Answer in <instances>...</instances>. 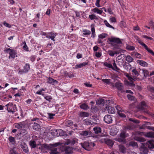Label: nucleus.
Returning a JSON list of instances; mask_svg holds the SVG:
<instances>
[{
	"mask_svg": "<svg viewBox=\"0 0 154 154\" xmlns=\"http://www.w3.org/2000/svg\"><path fill=\"white\" fill-rule=\"evenodd\" d=\"M137 39H138V42L147 51H148L149 53H150L152 55L154 56V52L152 51L149 48L146 44H145L143 42H142L140 39L138 37H137Z\"/></svg>",
	"mask_w": 154,
	"mask_h": 154,
	"instance_id": "5",
	"label": "nucleus"
},
{
	"mask_svg": "<svg viewBox=\"0 0 154 154\" xmlns=\"http://www.w3.org/2000/svg\"><path fill=\"white\" fill-rule=\"evenodd\" d=\"M132 72L134 75H136L137 76H138L139 75V73L135 69H133L132 70Z\"/></svg>",
	"mask_w": 154,
	"mask_h": 154,
	"instance_id": "53",
	"label": "nucleus"
},
{
	"mask_svg": "<svg viewBox=\"0 0 154 154\" xmlns=\"http://www.w3.org/2000/svg\"><path fill=\"white\" fill-rule=\"evenodd\" d=\"M131 79H130V81L131 82H133L134 81H138L140 79L138 78L137 77L135 76H133V77L131 76Z\"/></svg>",
	"mask_w": 154,
	"mask_h": 154,
	"instance_id": "41",
	"label": "nucleus"
},
{
	"mask_svg": "<svg viewBox=\"0 0 154 154\" xmlns=\"http://www.w3.org/2000/svg\"><path fill=\"white\" fill-rule=\"evenodd\" d=\"M148 152L147 148H141L140 149L141 154H147Z\"/></svg>",
	"mask_w": 154,
	"mask_h": 154,
	"instance_id": "21",
	"label": "nucleus"
},
{
	"mask_svg": "<svg viewBox=\"0 0 154 154\" xmlns=\"http://www.w3.org/2000/svg\"><path fill=\"white\" fill-rule=\"evenodd\" d=\"M83 32L84 33L83 34V35H88L91 34V31L86 29H84L83 30Z\"/></svg>",
	"mask_w": 154,
	"mask_h": 154,
	"instance_id": "32",
	"label": "nucleus"
},
{
	"mask_svg": "<svg viewBox=\"0 0 154 154\" xmlns=\"http://www.w3.org/2000/svg\"><path fill=\"white\" fill-rule=\"evenodd\" d=\"M10 154H17L16 151L14 149H11L10 151Z\"/></svg>",
	"mask_w": 154,
	"mask_h": 154,
	"instance_id": "64",
	"label": "nucleus"
},
{
	"mask_svg": "<svg viewBox=\"0 0 154 154\" xmlns=\"http://www.w3.org/2000/svg\"><path fill=\"white\" fill-rule=\"evenodd\" d=\"M48 34L51 35H46V38H50L53 41H55V40L54 38L56 35H57V33H54L52 32H50L48 33Z\"/></svg>",
	"mask_w": 154,
	"mask_h": 154,
	"instance_id": "13",
	"label": "nucleus"
},
{
	"mask_svg": "<svg viewBox=\"0 0 154 154\" xmlns=\"http://www.w3.org/2000/svg\"><path fill=\"white\" fill-rule=\"evenodd\" d=\"M92 11L95 13L101 14L103 13V11L101 8L99 9L97 8H95L92 10Z\"/></svg>",
	"mask_w": 154,
	"mask_h": 154,
	"instance_id": "18",
	"label": "nucleus"
},
{
	"mask_svg": "<svg viewBox=\"0 0 154 154\" xmlns=\"http://www.w3.org/2000/svg\"><path fill=\"white\" fill-rule=\"evenodd\" d=\"M148 147L149 148L152 149L154 148L153 142L151 141H149L147 143Z\"/></svg>",
	"mask_w": 154,
	"mask_h": 154,
	"instance_id": "30",
	"label": "nucleus"
},
{
	"mask_svg": "<svg viewBox=\"0 0 154 154\" xmlns=\"http://www.w3.org/2000/svg\"><path fill=\"white\" fill-rule=\"evenodd\" d=\"M102 81L107 85L114 86L113 84L110 82V79H103Z\"/></svg>",
	"mask_w": 154,
	"mask_h": 154,
	"instance_id": "22",
	"label": "nucleus"
},
{
	"mask_svg": "<svg viewBox=\"0 0 154 154\" xmlns=\"http://www.w3.org/2000/svg\"><path fill=\"white\" fill-rule=\"evenodd\" d=\"M80 107L83 109H86L88 108V106L85 103H83L80 106Z\"/></svg>",
	"mask_w": 154,
	"mask_h": 154,
	"instance_id": "45",
	"label": "nucleus"
},
{
	"mask_svg": "<svg viewBox=\"0 0 154 154\" xmlns=\"http://www.w3.org/2000/svg\"><path fill=\"white\" fill-rule=\"evenodd\" d=\"M149 24L150 26L153 29L154 28V23L152 21H150L149 22Z\"/></svg>",
	"mask_w": 154,
	"mask_h": 154,
	"instance_id": "63",
	"label": "nucleus"
},
{
	"mask_svg": "<svg viewBox=\"0 0 154 154\" xmlns=\"http://www.w3.org/2000/svg\"><path fill=\"white\" fill-rule=\"evenodd\" d=\"M123 111H122V112H118V114L119 115L122 117H126V115H125V114L123 113V112H124Z\"/></svg>",
	"mask_w": 154,
	"mask_h": 154,
	"instance_id": "54",
	"label": "nucleus"
},
{
	"mask_svg": "<svg viewBox=\"0 0 154 154\" xmlns=\"http://www.w3.org/2000/svg\"><path fill=\"white\" fill-rule=\"evenodd\" d=\"M147 105L144 102H142L141 103L140 106V109L142 110H144L145 109V107Z\"/></svg>",
	"mask_w": 154,
	"mask_h": 154,
	"instance_id": "29",
	"label": "nucleus"
},
{
	"mask_svg": "<svg viewBox=\"0 0 154 154\" xmlns=\"http://www.w3.org/2000/svg\"><path fill=\"white\" fill-rule=\"evenodd\" d=\"M7 107V110L8 112H12L13 114L14 112H15V110L16 109V105H13L11 103H9L5 105Z\"/></svg>",
	"mask_w": 154,
	"mask_h": 154,
	"instance_id": "3",
	"label": "nucleus"
},
{
	"mask_svg": "<svg viewBox=\"0 0 154 154\" xmlns=\"http://www.w3.org/2000/svg\"><path fill=\"white\" fill-rule=\"evenodd\" d=\"M3 24L6 27L10 28H11V25L10 24H9L8 23H6L5 22H4L3 23Z\"/></svg>",
	"mask_w": 154,
	"mask_h": 154,
	"instance_id": "61",
	"label": "nucleus"
},
{
	"mask_svg": "<svg viewBox=\"0 0 154 154\" xmlns=\"http://www.w3.org/2000/svg\"><path fill=\"white\" fill-rule=\"evenodd\" d=\"M91 32H92L91 37L93 38H94L96 35L95 29L94 26H92V25H91Z\"/></svg>",
	"mask_w": 154,
	"mask_h": 154,
	"instance_id": "23",
	"label": "nucleus"
},
{
	"mask_svg": "<svg viewBox=\"0 0 154 154\" xmlns=\"http://www.w3.org/2000/svg\"><path fill=\"white\" fill-rule=\"evenodd\" d=\"M66 76H68L70 78H72L74 77V75L71 72H67L66 74Z\"/></svg>",
	"mask_w": 154,
	"mask_h": 154,
	"instance_id": "51",
	"label": "nucleus"
},
{
	"mask_svg": "<svg viewBox=\"0 0 154 154\" xmlns=\"http://www.w3.org/2000/svg\"><path fill=\"white\" fill-rule=\"evenodd\" d=\"M104 23L105 24V25H106V26L107 27H109L110 28H111L112 29H114V28L112 26L110 25L108 22L106 20H105L104 21Z\"/></svg>",
	"mask_w": 154,
	"mask_h": 154,
	"instance_id": "44",
	"label": "nucleus"
},
{
	"mask_svg": "<svg viewBox=\"0 0 154 154\" xmlns=\"http://www.w3.org/2000/svg\"><path fill=\"white\" fill-rule=\"evenodd\" d=\"M109 21L111 23H116V18L113 17L110 18L109 19Z\"/></svg>",
	"mask_w": 154,
	"mask_h": 154,
	"instance_id": "56",
	"label": "nucleus"
},
{
	"mask_svg": "<svg viewBox=\"0 0 154 154\" xmlns=\"http://www.w3.org/2000/svg\"><path fill=\"white\" fill-rule=\"evenodd\" d=\"M108 53L110 56H114L115 54H117L116 52H113L112 51L109 50L108 51Z\"/></svg>",
	"mask_w": 154,
	"mask_h": 154,
	"instance_id": "50",
	"label": "nucleus"
},
{
	"mask_svg": "<svg viewBox=\"0 0 154 154\" xmlns=\"http://www.w3.org/2000/svg\"><path fill=\"white\" fill-rule=\"evenodd\" d=\"M131 66L129 63L127 64H124L123 65V67L126 70H128L129 67H130V69H131Z\"/></svg>",
	"mask_w": 154,
	"mask_h": 154,
	"instance_id": "48",
	"label": "nucleus"
},
{
	"mask_svg": "<svg viewBox=\"0 0 154 154\" xmlns=\"http://www.w3.org/2000/svg\"><path fill=\"white\" fill-rule=\"evenodd\" d=\"M30 69V66L29 64H26L24 67V71L26 72L28 71Z\"/></svg>",
	"mask_w": 154,
	"mask_h": 154,
	"instance_id": "42",
	"label": "nucleus"
},
{
	"mask_svg": "<svg viewBox=\"0 0 154 154\" xmlns=\"http://www.w3.org/2000/svg\"><path fill=\"white\" fill-rule=\"evenodd\" d=\"M93 130L95 134H98L101 132V129L99 127H95L93 128Z\"/></svg>",
	"mask_w": 154,
	"mask_h": 154,
	"instance_id": "28",
	"label": "nucleus"
},
{
	"mask_svg": "<svg viewBox=\"0 0 154 154\" xmlns=\"http://www.w3.org/2000/svg\"><path fill=\"white\" fill-rule=\"evenodd\" d=\"M129 145L133 146H137V143L134 142H131L129 143Z\"/></svg>",
	"mask_w": 154,
	"mask_h": 154,
	"instance_id": "58",
	"label": "nucleus"
},
{
	"mask_svg": "<svg viewBox=\"0 0 154 154\" xmlns=\"http://www.w3.org/2000/svg\"><path fill=\"white\" fill-rule=\"evenodd\" d=\"M126 49L128 51H133L135 49V48L133 46H131L129 45H127Z\"/></svg>",
	"mask_w": 154,
	"mask_h": 154,
	"instance_id": "38",
	"label": "nucleus"
},
{
	"mask_svg": "<svg viewBox=\"0 0 154 154\" xmlns=\"http://www.w3.org/2000/svg\"><path fill=\"white\" fill-rule=\"evenodd\" d=\"M45 91V89H40L39 91H38L36 92V94H38L42 95V94H42V91Z\"/></svg>",
	"mask_w": 154,
	"mask_h": 154,
	"instance_id": "55",
	"label": "nucleus"
},
{
	"mask_svg": "<svg viewBox=\"0 0 154 154\" xmlns=\"http://www.w3.org/2000/svg\"><path fill=\"white\" fill-rule=\"evenodd\" d=\"M104 65L105 66L107 67L111 68L112 69H114L113 66H112V64L111 63H109L107 62H104Z\"/></svg>",
	"mask_w": 154,
	"mask_h": 154,
	"instance_id": "40",
	"label": "nucleus"
},
{
	"mask_svg": "<svg viewBox=\"0 0 154 154\" xmlns=\"http://www.w3.org/2000/svg\"><path fill=\"white\" fill-rule=\"evenodd\" d=\"M62 131V130L61 129L58 130H53L51 131L49 133L51 134V135L53 137H56L58 136V132L60 133Z\"/></svg>",
	"mask_w": 154,
	"mask_h": 154,
	"instance_id": "12",
	"label": "nucleus"
},
{
	"mask_svg": "<svg viewBox=\"0 0 154 154\" xmlns=\"http://www.w3.org/2000/svg\"><path fill=\"white\" fill-rule=\"evenodd\" d=\"M127 97L128 99L131 100H134L135 99L134 97L130 94H128L127 96Z\"/></svg>",
	"mask_w": 154,
	"mask_h": 154,
	"instance_id": "49",
	"label": "nucleus"
},
{
	"mask_svg": "<svg viewBox=\"0 0 154 154\" xmlns=\"http://www.w3.org/2000/svg\"><path fill=\"white\" fill-rule=\"evenodd\" d=\"M132 54L135 56V57L138 58L140 59L141 58V55L140 54L137 52H133L132 53Z\"/></svg>",
	"mask_w": 154,
	"mask_h": 154,
	"instance_id": "35",
	"label": "nucleus"
},
{
	"mask_svg": "<svg viewBox=\"0 0 154 154\" xmlns=\"http://www.w3.org/2000/svg\"><path fill=\"white\" fill-rule=\"evenodd\" d=\"M145 136L148 137L154 138V132H149L146 133Z\"/></svg>",
	"mask_w": 154,
	"mask_h": 154,
	"instance_id": "31",
	"label": "nucleus"
},
{
	"mask_svg": "<svg viewBox=\"0 0 154 154\" xmlns=\"http://www.w3.org/2000/svg\"><path fill=\"white\" fill-rule=\"evenodd\" d=\"M115 86L119 91H121V92L124 91L123 90V85L121 83L119 82H116L115 84Z\"/></svg>",
	"mask_w": 154,
	"mask_h": 154,
	"instance_id": "11",
	"label": "nucleus"
},
{
	"mask_svg": "<svg viewBox=\"0 0 154 154\" xmlns=\"http://www.w3.org/2000/svg\"><path fill=\"white\" fill-rule=\"evenodd\" d=\"M89 17L91 20H93L94 19L97 20L98 19V17H97L94 14L89 15Z\"/></svg>",
	"mask_w": 154,
	"mask_h": 154,
	"instance_id": "46",
	"label": "nucleus"
},
{
	"mask_svg": "<svg viewBox=\"0 0 154 154\" xmlns=\"http://www.w3.org/2000/svg\"><path fill=\"white\" fill-rule=\"evenodd\" d=\"M80 134L82 136L88 137L90 136L91 132L88 131H83L80 133Z\"/></svg>",
	"mask_w": 154,
	"mask_h": 154,
	"instance_id": "10",
	"label": "nucleus"
},
{
	"mask_svg": "<svg viewBox=\"0 0 154 154\" xmlns=\"http://www.w3.org/2000/svg\"><path fill=\"white\" fill-rule=\"evenodd\" d=\"M113 69H116L117 70H119V69L117 67L116 64L115 63V61L114 60H113Z\"/></svg>",
	"mask_w": 154,
	"mask_h": 154,
	"instance_id": "52",
	"label": "nucleus"
},
{
	"mask_svg": "<svg viewBox=\"0 0 154 154\" xmlns=\"http://www.w3.org/2000/svg\"><path fill=\"white\" fill-rule=\"evenodd\" d=\"M32 123L30 125L34 130L38 131L40 128V121L38 118H33L31 120Z\"/></svg>",
	"mask_w": 154,
	"mask_h": 154,
	"instance_id": "1",
	"label": "nucleus"
},
{
	"mask_svg": "<svg viewBox=\"0 0 154 154\" xmlns=\"http://www.w3.org/2000/svg\"><path fill=\"white\" fill-rule=\"evenodd\" d=\"M65 150L66 153L68 154L70 153L71 152L72 148L69 146H66L65 148Z\"/></svg>",
	"mask_w": 154,
	"mask_h": 154,
	"instance_id": "34",
	"label": "nucleus"
},
{
	"mask_svg": "<svg viewBox=\"0 0 154 154\" xmlns=\"http://www.w3.org/2000/svg\"><path fill=\"white\" fill-rule=\"evenodd\" d=\"M42 95L43 96L44 98L47 100L49 101H50L51 100H52V97L50 96H48L45 95L44 94H42Z\"/></svg>",
	"mask_w": 154,
	"mask_h": 154,
	"instance_id": "37",
	"label": "nucleus"
},
{
	"mask_svg": "<svg viewBox=\"0 0 154 154\" xmlns=\"http://www.w3.org/2000/svg\"><path fill=\"white\" fill-rule=\"evenodd\" d=\"M21 147L23 149L24 152L26 153H27L28 152V149L26 147V145H25L23 146V145H21Z\"/></svg>",
	"mask_w": 154,
	"mask_h": 154,
	"instance_id": "36",
	"label": "nucleus"
},
{
	"mask_svg": "<svg viewBox=\"0 0 154 154\" xmlns=\"http://www.w3.org/2000/svg\"><path fill=\"white\" fill-rule=\"evenodd\" d=\"M125 131H122L120 134V137L121 138H116L115 140L119 142H124L125 141Z\"/></svg>",
	"mask_w": 154,
	"mask_h": 154,
	"instance_id": "7",
	"label": "nucleus"
},
{
	"mask_svg": "<svg viewBox=\"0 0 154 154\" xmlns=\"http://www.w3.org/2000/svg\"><path fill=\"white\" fill-rule=\"evenodd\" d=\"M108 40L110 42H112L117 44H120L122 43L121 40L118 38L112 37L111 38H109Z\"/></svg>",
	"mask_w": 154,
	"mask_h": 154,
	"instance_id": "8",
	"label": "nucleus"
},
{
	"mask_svg": "<svg viewBox=\"0 0 154 154\" xmlns=\"http://www.w3.org/2000/svg\"><path fill=\"white\" fill-rule=\"evenodd\" d=\"M65 124L66 126L69 127L72 126L73 123L71 120H68L66 122Z\"/></svg>",
	"mask_w": 154,
	"mask_h": 154,
	"instance_id": "47",
	"label": "nucleus"
},
{
	"mask_svg": "<svg viewBox=\"0 0 154 154\" xmlns=\"http://www.w3.org/2000/svg\"><path fill=\"white\" fill-rule=\"evenodd\" d=\"M104 101V99H99L97 101V104H100Z\"/></svg>",
	"mask_w": 154,
	"mask_h": 154,
	"instance_id": "60",
	"label": "nucleus"
},
{
	"mask_svg": "<svg viewBox=\"0 0 154 154\" xmlns=\"http://www.w3.org/2000/svg\"><path fill=\"white\" fill-rule=\"evenodd\" d=\"M79 115L81 117H85L88 116L89 114L88 112H81L79 113Z\"/></svg>",
	"mask_w": 154,
	"mask_h": 154,
	"instance_id": "26",
	"label": "nucleus"
},
{
	"mask_svg": "<svg viewBox=\"0 0 154 154\" xmlns=\"http://www.w3.org/2000/svg\"><path fill=\"white\" fill-rule=\"evenodd\" d=\"M82 146L85 149L90 151L95 146V144L92 143L85 142L83 143H81Z\"/></svg>",
	"mask_w": 154,
	"mask_h": 154,
	"instance_id": "2",
	"label": "nucleus"
},
{
	"mask_svg": "<svg viewBox=\"0 0 154 154\" xmlns=\"http://www.w3.org/2000/svg\"><path fill=\"white\" fill-rule=\"evenodd\" d=\"M50 154H60V153L57 151L56 148H54L51 150L49 152Z\"/></svg>",
	"mask_w": 154,
	"mask_h": 154,
	"instance_id": "33",
	"label": "nucleus"
},
{
	"mask_svg": "<svg viewBox=\"0 0 154 154\" xmlns=\"http://www.w3.org/2000/svg\"><path fill=\"white\" fill-rule=\"evenodd\" d=\"M137 39H138V42L147 51H148L149 53H150L152 55L154 56V52L152 51L149 48L146 44H145L143 42H142L140 39L138 37H137Z\"/></svg>",
	"mask_w": 154,
	"mask_h": 154,
	"instance_id": "6",
	"label": "nucleus"
},
{
	"mask_svg": "<svg viewBox=\"0 0 154 154\" xmlns=\"http://www.w3.org/2000/svg\"><path fill=\"white\" fill-rule=\"evenodd\" d=\"M142 73L143 74L144 76L142 78V79H144L147 77L148 76H149V71L146 69H142Z\"/></svg>",
	"mask_w": 154,
	"mask_h": 154,
	"instance_id": "19",
	"label": "nucleus"
},
{
	"mask_svg": "<svg viewBox=\"0 0 154 154\" xmlns=\"http://www.w3.org/2000/svg\"><path fill=\"white\" fill-rule=\"evenodd\" d=\"M116 108L118 111V112H119L123 111V110L119 106H117Z\"/></svg>",
	"mask_w": 154,
	"mask_h": 154,
	"instance_id": "62",
	"label": "nucleus"
},
{
	"mask_svg": "<svg viewBox=\"0 0 154 154\" xmlns=\"http://www.w3.org/2000/svg\"><path fill=\"white\" fill-rule=\"evenodd\" d=\"M61 144V143H60L58 142L56 143H55L51 144V146L52 147H57L60 145Z\"/></svg>",
	"mask_w": 154,
	"mask_h": 154,
	"instance_id": "59",
	"label": "nucleus"
},
{
	"mask_svg": "<svg viewBox=\"0 0 154 154\" xmlns=\"http://www.w3.org/2000/svg\"><path fill=\"white\" fill-rule=\"evenodd\" d=\"M25 126V124L24 122H22L17 124L15 126V128L18 129L24 128Z\"/></svg>",
	"mask_w": 154,
	"mask_h": 154,
	"instance_id": "17",
	"label": "nucleus"
},
{
	"mask_svg": "<svg viewBox=\"0 0 154 154\" xmlns=\"http://www.w3.org/2000/svg\"><path fill=\"white\" fill-rule=\"evenodd\" d=\"M104 142L109 146L112 147L114 144V141L110 139L106 138L104 139Z\"/></svg>",
	"mask_w": 154,
	"mask_h": 154,
	"instance_id": "15",
	"label": "nucleus"
},
{
	"mask_svg": "<svg viewBox=\"0 0 154 154\" xmlns=\"http://www.w3.org/2000/svg\"><path fill=\"white\" fill-rule=\"evenodd\" d=\"M29 144L31 147L32 148H34L36 147V143L35 141L34 140H31L29 142Z\"/></svg>",
	"mask_w": 154,
	"mask_h": 154,
	"instance_id": "27",
	"label": "nucleus"
},
{
	"mask_svg": "<svg viewBox=\"0 0 154 154\" xmlns=\"http://www.w3.org/2000/svg\"><path fill=\"white\" fill-rule=\"evenodd\" d=\"M6 51L9 54V59H14L15 57H17L16 55V53L15 51L13 50L10 48H8L6 49Z\"/></svg>",
	"mask_w": 154,
	"mask_h": 154,
	"instance_id": "4",
	"label": "nucleus"
},
{
	"mask_svg": "<svg viewBox=\"0 0 154 154\" xmlns=\"http://www.w3.org/2000/svg\"><path fill=\"white\" fill-rule=\"evenodd\" d=\"M137 62L139 65L143 67H146L148 65V64L146 62L142 60H138Z\"/></svg>",
	"mask_w": 154,
	"mask_h": 154,
	"instance_id": "20",
	"label": "nucleus"
},
{
	"mask_svg": "<svg viewBox=\"0 0 154 154\" xmlns=\"http://www.w3.org/2000/svg\"><path fill=\"white\" fill-rule=\"evenodd\" d=\"M118 132V130L116 127H113L111 130L110 134L112 136H114L117 134Z\"/></svg>",
	"mask_w": 154,
	"mask_h": 154,
	"instance_id": "16",
	"label": "nucleus"
},
{
	"mask_svg": "<svg viewBox=\"0 0 154 154\" xmlns=\"http://www.w3.org/2000/svg\"><path fill=\"white\" fill-rule=\"evenodd\" d=\"M104 120L105 122L108 124L111 123L112 121L111 116L108 115L104 116Z\"/></svg>",
	"mask_w": 154,
	"mask_h": 154,
	"instance_id": "9",
	"label": "nucleus"
},
{
	"mask_svg": "<svg viewBox=\"0 0 154 154\" xmlns=\"http://www.w3.org/2000/svg\"><path fill=\"white\" fill-rule=\"evenodd\" d=\"M119 148L120 151L123 153L125 152L126 151V148L122 145H119Z\"/></svg>",
	"mask_w": 154,
	"mask_h": 154,
	"instance_id": "24",
	"label": "nucleus"
},
{
	"mask_svg": "<svg viewBox=\"0 0 154 154\" xmlns=\"http://www.w3.org/2000/svg\"><path fill=\"white\" fill-rule=\"evenodd\" d=\"M136 140L140 142H144L145 140V139L142 137H137V138Z\"/></svg>",
	"mask_w": 154,
	"mask_h": 154,
	"instance_id": "57",
	"label": "nucleus"
},
{
	"mask_svg": "<svg viewBox=\"0 0 154 154\" xmlns=\"http://www.w3.org/2000/svg\"><path fill=\"white\" fill-rule=\"evenodd\" d=\"M108 111L109 113L113 114L115 113V109L112 106H109L108 108Z\"/></svg>",
	"mask_w": 154,
	"mask_h": 154,
	"instance_id": "25",
	"label": "nucleus"
},
{
	"mask_svg": "<svg viewBox=\"0 0 154 154\" xmlns=\"http://www.w3.org/2000/svg\"><path fill=\"white\" fill-rule=\"evenodd\" d=\"M126 60L128 62H131L133 61V58L130 55H128L126 58Z\"/></svg>",
	"mask_w": 154,
	"mask_h": 154,
	"instance_id": "39",
	"label": "nucleus"
},
{
	"mask_svg": "<svg viewBox=\"0 0 154 154\" xmlns=\"http://www.w3.org/2000/svg\"><path fill=\"white\" fill-rule=\"evenodd\" d=\"M47 80L48 81L47 82L52 85H54L55 84H57L58 83L57 81L54 80L50 77H49L48 78Z\"/></svg>",
	"mask_w": 154,
	"mask_h": 154,
	"instance_id": "14",
	"label": "nucleus"
},
{
	"mask_svg": "<svg viewBox=\"0 0 154 154\" xmlns=\"http://www.w3.org/2000/svg\"><path fill=\"white\" fill-rule=\"evenodd\" d=\"M9 140L12 144H14L15 143L14 138L11 136H10L9 137Z\"/></svg>",
	"mask_w": 154,
	"mask_h": 154,
	"instance_id": "43",
	"label": "nucleus"
}]
</instances>
